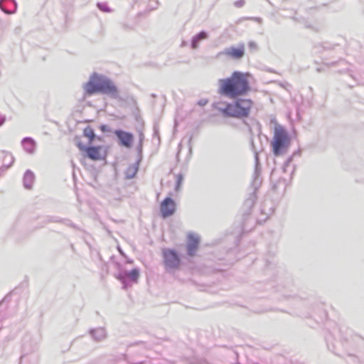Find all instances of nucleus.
I'll return each mask as SVG.
<instances>
[{
    "label": "nucleus",
    "instance_id": "8",
    "mask_svg": "<svg viewBox=\"0 0 364 364\" xmlns=\"http://www.w3.org/2000/svg\"><path fill=\"white\" fill-rule=\"evenodd\" d=\"M245 55V46L241 45L238 47H230L220 52L218 55H225L232 59H240Z\"/></svg>",
    "mask_w": 364,
    "mask_h": 364
},
{
    "label": "nucleus",
    "instance_id": "14",
    "mask_svg": "<svg viewBox=\"0 0 364 364\" xmlns=\"http://www.w3.org/2000/svg\"><path fill=\"white\" fill-rule=\"evenodd\" d=\"M34 179V176L31 172H26L24 175V183L27 188H31V186L27 184V182L31 183Z\"/></svg>",
    "mask_w": 364,
    "mask_h": 364
},
{
    "label": "nucleus",
    "instance_id": "1",
    "mask_svg": "<svg viewBox=\"0 0 364 364\" xmlns=\"http://www.w3.org/2000/svg\"><path fill=\"white\" fill-rule=\"evenodd\" d=\"M250 77L247 73L235 71L229 77L219 80L218 92L232 99L245 95L250 90Z\"/></svg>",
    "mask_w": 364,
    "mask_h": 364
},
{
    "label": "nucleus",
    "instance_id": "10",
    "mask_svg": "<svg viewBox=\"0 0 364 364\" xmlns=\"http://www.w3.org/2000/svg\"><path fill=\"white\" fill-rule=\"evenodd\" d=\"M187 252L189 256H194L198 248L200 239L193 233H189L187 236Z\"/></svg>",
    "mask_w": 364,
    "mask_h": 364
},
{
    "label": "nucleus",
    "instance_id": "6",
    "mask_svg": "<svg viewBox=\"0 0 364 364\" xmlns=\"http://www.w3.org/2000/svg\"><path fill=\"white\" fill-rule=\"evenodd\" d=\"M162 255L164 265L166 271H174L180 268L181 260L176 250L165 249L162 252Z\"/></svg>",
    "mask_w": 364,
    "mask_h": 364
},
{
    "label": "nucleus",
    "instance_id": "16",
    "mask_svg": "<svg viewBox=\"0 0 364 364\" xmlns=\"http://www.w3.org/2000/svg\"><path fill=\"white\" fill-rule=\"evenodd\" d=\"M181 181H182V178L181 176H178V181H177V188H179L181 183Z\"/></svg>",
    "mask_w": 364,
    "mask_h": 364
},
{
    "label": "nucleus",
    "instance_id": "13",
    "mask_svg": "<svg viewBox=\"0 0 364 364\" xmlns=\"http://www.w3.org/2000/svg\"><path fill=\"white\" fill-rule=\"evenodd\" d=\"M83 135L88 139L89 144H92L95 138L94 130L90 127H87L84 129Z\"/></svg>",
    "mask_w": 364,
    "mask_h": 364
},
{
    "label": "nucleus",
    "instance_id": "7",
    "mask_svg": "<svg viewBox=\"0 0 364 364\" xmlns=\"http://www.w3.org/2000/svg\"><path fill=\"white\" fill-rule=\"evenodd\" d=\"M176 203L171 198H166L161 203L160 211L164 218L171 216L176 211Z\"/></svg>",
    "mask_w": 364,
    "mask_h": 364
},
{
    "label": "nucleus",
    "instance_id": "12",
    "mask_svg": "<svg viewBox=\"0 0 364 364\" xmlns=\"http://www.w3.org/2000/svg\"><path fill=\"white\" fill-rule=\"evenodd\" d=\"M24 149L28 153H33L35 150V142L32 139L26 138L22 141Z\"/></svg>",
    "mask_w": 364,
    "mask_h": 364
},
{
    "label": "nucleus",
    "instance_id": "15",
    "mask_svg": "<svg viewBox=\"0 0 364 364\" xmlns=\"http://www.w3.org/2000/svg\"><path fill=\"white\" fill-rule=\"evenodd\" d=\"M208 37V35L205 32L202 31L199 33L194 38L193 43L196 41H199L203 39H205Z\"/></svg>",
    "mask_w": 364,
    "mask_h": 364
},
{
    "label": "nucleus",
    "instance_id": "17",
    "mask_svg": "<svg viewBox=\"0 0 364 364\" xmlns=\"http://www.w3.org/2000/svg\"><path fill=\"white\" fill-rule=\"evenodd\" d=\"M206 101H200L198 104L201 106L205 105L206 104Z\"/></svg>",
    "mask_w": 364,
    "mask_h": 364
},
{
    "label": "nucleus",
    "instance_id": "9",
    "mask_svg": "<svg viewBox=\"0 0 364 364\" xmlns=\"http://www.w3.org/2000/svg\"><path fill=\"white\" fill-rule=\"evenodd\" d=\"M114 134L119 141V144L127 148H131L134 142V135L123 130H115Z\"/></svg>",
    "mask_w": 364,
    "mask_h": 364
},
{
    "label": "nucleus",
    "instance_id": "18",
    "mask_svg": "<svg viewBox=\"0 0 364 364\" xmlns=\"http://www.w3.org/2000/svg\"><path fill=\"white\" fill-rule=\"evenodd\" d=\"M4 119H3V118H2V119H1V121H0V125L4 122Z\"/></svg>",
    "mask_w": 364,
    "mask_h": 364
},
{
    "label": "nucleus",
    "instance_id": "3",
    "mask_svg": "<svg viewBox=\"0 0 364 364\" xmlns=\"http://www.w3.org/2000/svg\"><path fill=\"white\" fill-rule=\"evenodd\" d=\"M254 102L251 99H238L233 104L228 103L222 109L224 115L235 118L249 117L253 107Z\"/></svg>",
    "mask_w": 364,
    "mask_h": 364
},
{
    "label": "nucleus",
    "instance_id": "2",
    "mask_svg": "<svg viewBox=\"0 0 364 364\" xmlns=\"http://www.w3.org/2000/svg\"><path fill=\"white\" fill-rule=\"evenodd\" d=\"M84 90L88 95H92L97 92L112 95H117V87L110 80L97 75L91 76L90 80L85 84Z\"/></svg>",
    "mask_w": 364,
    "mask_h": 364
},
{
    "label": "nucleus",
    "instance_id": "4",
    "mask_svg": "<svg viewBox=\"0 0 364 364\" xmlns=\"http://www.w3.org/2000/svg\"><path fill=\"white\" fill-rule=\"evenodd\" d=\"M290 145V137L284 127L277 126L274 128L273 139L271 143L272 151L279 156L285 151Z\"/></svg>",
    "mask_w": 364,
    "mask_h": 364
},
{
    "label": "nucleus",
    "instance_id": "5",
    "mask_svg": "<svg viewBox=\"0 0 364 364\" xmlns=\"http://www.w3.org/2000/svg\"><path fill=\"white\" fill-rule=\"evenodd\" d=\"M77 146L81 151H85L87 156L93 161L103 160L107 154V149L105 146L86 147L80 141H77Z\"/></svg>",
    "mask_w": 364,
    "mask_h": 364
},
{
    "label": "nucleus",
    "instance_id": "11",
    "mask_svg": "<svg viewBox=\"0 0 364 364\" xmlns=\"http://www.w3.org/2000/svg\"><path fill=\"white\" fill-rule=\"evenodd\" d=\"M139 277V272L136 269H132L131 272L122 274L119 277L121 280H125L129 278L131 281L136 282Z\"/></svg>",
    "mask_w": 364,
    "mask_h": 364
}]
</instances>
